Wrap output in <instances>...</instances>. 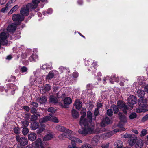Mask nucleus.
<instances>
[{
  "label": "nucleus",
  "instance_id": "a19ab883",
  "mask_svg": "<svg viewBox=\"0 0 148 148\" xmlns=\"http://www.w3.org/2000/svg\"><path fill=\"white\" fill-rule=\"evenodd\" d=\"M112 107L113 108L114 113H117L118 112L119 110L117 106L114 104H113L112 105Z\"/></svg>",
  "mask_w": 148,
  "mask_h": 148
},
{
  "label": "nucleus",
  "instance_id": "4468645a",
  "mask_svg": "<svg viewBox=\"0 0 148 148\" xmlns=\"http://www.w3.org/2000/svg\"><path fill=\"white\" fill-rule=\"evenodd\" d=\"M93 114L90 111H88L87 112V119L86 120H87L88 122L90 123H93L92 121V120H95L96 118L94 116H93Z\"/></svg>",
  "mask_w": 148,
  "mask_h": 148
},
{
  "label": "nucleus",
  "instance_id": "6ab92c4d",
  "mask_svg": "<svg viewBox=\"0 0 148 148\" xmlns=\"http://www.w3.org/2000/svg\"><path fill=\"white\" fill-rule=\"evenodd\" d=\"M40 0H32V3H29L31 5L30 6L32 10H34L38 6V4L39 3Z\"/></svg>",
  "mask_w": 148,
  "mask_h": 148
},
{
  "label": "nucleus",
  "instance_id": "20e7f679",
  "mask_svg": "<svg viewBox=\"0 0 148 148\" xmlns=\"http://www.w3.org/2000/svg\"><path fill=\"white\" fill-rule=\"evenodd\" d=\"M41 70L40 69H37L35 71L33 72L34 76H32L31 77L30 79V84L33 85L35 84L36 83H40L42 80V78L41 76L36 78V75L38 74L40 72Z\"/></svg>",
  "mask_w": 148,
  "mask_h": 148
},
{
  "label": "nucleus",
  "instance_id": "7ed1b4c3",
  "mask_svg": "<svg viewBox=\"0 0 148 148\" xmlns=\"http://www.w3.org/2000/svg\"><path fill=\"white\" fill-rule=\"evenodd\" d=\"M147 100L145 98H140L138 100V104L139 107L136 109V112L140 113L142 112H145L148 110L147 108Z\"/></svg>",
  "mask_w": 148,
  "mask_h": 148
},
{
  "label": "nucleus",
  "instance_id": "de8ad7c7",
  "mask_svg": "<svg viewBox=\"0 0 148 148\" xmlns=\"http://www.w3.org/2000/svg\"><path fill=\"white\" fill-rule=\"evenodd\" d=\"M137 116L135 112H133L130 114L129 117L130 119H132L136 118Z\"/></svg>",
  "mask_w": 148,
  "mask_h": 148
},
{
  "label": "nucleus",
  "instance_id": "37998d69",
  "mask_svg": "<svg viewBox=\"0 0 148 148\" xmlns=\"http://www.w3.org/2000/svg\"><path fill=\"white\" fill-rule=\"evenodd\" d=\"M133 138H132L129 139V144L130 145L132 146L135 144V143L136 142V140L135 139H133L132 138H134V137H133Z\"/></svg>",
  "mask_w": 148,
  "mask_h": 148
},
{
  "label": "nucleus",
  "instance_id": "680f3d73",
  "mask_svg": "<svg viewBox=\"0 0 148 148\" xmlns=\"http://www.w3.org/2000/svg\"><path fill=\"white\" fill-rule=\"evenodd\" d=\"M148 119V114L146 115L142 118V122H145Z\"/></svg>",
  "mask_w": 148,
  "mask_h": 148
},
{
  "label": "nucleus",
  "instance_id": "9b49d317",
  "mask_svg": "<svg viewBox=\"0 0 148 148\" xmlns=\"http://www.w3.org/2000/svg\"><path fill=\"white\" fill-rule=\"evenodd\" d=\"M81 113L82 115L79 121V124H83L85 125L86 123V119L85 118L86 114V110L85 108H82L81 110Z\"/></svg>",
  "mask_w": 148,
  "mask_h": 148
},
{
  "label": "nucleus",
  "instance_id": "774afa93",
  "mask_svg": "<svg viewBox=\"0 0 148 148\" xmlns=\"http://www.w3.org/2000/svg\"><path fill=\"white\" fill-rule=\"evenodd\" d=\"M109 145V143H106L103 144L102 145V148H108Z\"/></svg>",
  "mask_w": 148,
  "mask_h": 148
},
{
  "label": "nucleus",
  "instance_id": "a211bd4d",
  "mask_svg": "<svg viewBox=\"0 0 148 148\" xmlns=\"http://www.w3.org/2000/svg\"><path fill=\"white\" fill-rule=\"evenodd\" d=\"M111 120L108 117H106L102 120L100 123V125L101 127H104L106 124H108L111 123Z\"/></svg>",
  "mask_w": 148,
  "mask_h": 148
},
{
  "label": "nucleus",
  "instance_id": "412c9836",
  "mask_svg": "<svg viewBox=\"0 0 148 148\" xmlns=\"http://www.w3.org/2000/svg\"><path fill=\"white\" fill-rule=\"evenodd\" d=\"M28 138L29 140L33 141L35 140L37 137L36 134L34 133L29 134L28 136Z\"/></svg>",
  "mask_w": 148,
  "mask_h": 148
},
{
  "label": "nucleus",
  "instance_id": "f257e3e1",
  "mask_svg": "<svg viewBox=\"0 0 148 148\" xmlns=\"http://www.w3.org/2000/svg\"><path fill=\"white\" fill-rule=\"evenodd\" d=\"M86 123L85 125L83 124H80L82 126L83 125L84 127H82L81 129H79L78 130V132L80 134L86 135L87 134H91L93 133H95L96 132L95 129V125L93 123L88 122L87 120H86Z\"/></svg>",
  "mask_w": 148,
  "mask_h": 148
},
{
  "label": "nucleus",
  "instance_id": "a878e982",
  "mask_svg": "<svg viewBox=\"0 0 148 148\" xmlns=\"http://www.w3.org/2000/svg\"><path fill=\"white\" fill-rule=\"evenodd\" d=\"M64 106L66 107L67 105L70 104L72 103V100L70 98L67 97L64 99Z\"/></svg>",
  "mask_w": 148,
  "mask_h": 148
},
{
  "label": "nucleus",
  "instance_id": "69168bd1",
  "mask_svg": "<svg viewBox=\"0 0 148 148\" xmlns=\"http://www.w3.org/2000/svg\"><path fill=\"white\" fill-rule=\"evenodd\" d=\"M14 133L16 134H18L20 133L19 129L18 127H15L14 128Z\"/></svg>",
  "mask_w": 148,
  "mask_h": 148
},
{
  "label": "nucleus",
  "instance_id": "bf43d9fd",
  "mask_svg": "<svg viewBox=\"0 0 148 148\" xmlns=\"http://www.w3.org/2000/svg\"><path fill=\"white\" fill-rule=\"evenodd\" d=\"M59 71L61 73H63L64 71L66 70V68L63 66H61L59 68Z\"/></svg>",
  "mask_w": 148,
  "mask_h": 148
},
{
  "label": "nucleus",
  "instance_id": "aec40b11",
  "mask_svg": "<svg viewBox=\"0 0 148 148\" xmlns=\"http://www.w3.org/2000/svg\"><path fill=\"white\" fill-rule=\"evenodd\" d=\"M16 29V25L14 23H12L8 26L7 28V30L9 32H13Z\"/></svg>",
  "mask_w": 148,
  "mask_h": 148
},
{
  "label": "nucleus",
  "instance_id": "4d7b16f0",
  "mask_svg": "<svg viewBox=\"0 0 148 148\" xmlns=\"http://www.w3.org/2000/svg\"><path fill=\"white\" fill-rule=\"evenodd\" d=\"M118 127H119L121 129H120L121 130L124 131L125 130V128H124L123 127V125L121 123V122L119 123L118 125Z\"/></svg>",
  "mask_w": 148,
  "mask_h": 148
},
{
  "label": "nucleus",
  "instance_id": "7c9ffc66",
  "mask_svg": "<svg viewBox=\"0 0 148 148\" xmlns=\"http://www.w3.org/2000/svg\"><path fill=\"white\" fill-rule=\"evenodd\" d=\"M143 145V141L141 140H138L135 144V147L136 148H141Z\"/></svg>",
  "mask_w": 148,
  "mask_h": 148
},
{
  "label": "nucleus",
  "instance_id": "4c0bfd02",
  "mask_svg": "<svg viewBox=\"0 0 148 148\" xmlns=\"http://www.w3.org/2000/svg\"><path fill=\"white\" fill-rule=\"evenodd\" d=\"M50 119V116H46L42 118H41L40 120V122L41 123H45Z\"/></svg>",
  "mask_w": 148,
  "mask_h": 148
},
{
  "label": "nucleus",
  "instance_id": "6e6552de",
  "mask_svg": "<svg viewBox=\"0 0 148 148\" xmlns=\"http://www.w3.org/2000/svg\"><path fill=\"white\" fill-rule=\"evenodd\" d=\"M12 18L13 21L17 23L16 25L19 24L24 19V17L23 16L19 14H14L12 16Z\"/></svg>",
  "mask_w": 148,
  "mask_h": 148
},
{
  "label": "nucleus",
  "instance_id": "dca6fc26",
  "mask_svg": "<svg viewBox=\"0 0 148 148\" xmlns=\"http://www.w3.org/2000/svg\"><path fill=\"white\" fill-rule=\"evenodd\" d=\"M58 72L56 70H53L51 71L46 76V79L48 80L51 79L53 77L54 75H58Z\"/></svg>",
  "mask_w": 148,
  "mask_h": 148
},
{
  "label": "nucleus",
  "instance_id": "f3484780",
  "mask_svg": "<svg viewBox=\"0 0 148 148\" xmlns=\"http://www.w3.org/2000/svg\"><path fill=\"white\" fill-rule=\"evenodd\" d=\"M137 99L136 96L130 95L128 98V101L130 104L134 105L137 103Z\"/></svg>",
  "mask_w": 148,
  "mask_h": 148
},
{
  "label": "nucleus",
  "instance_id": "ddd939ff",
  "mask_svg": "<svg viewBox=\"0 0 148 148\" xmlns=\"http://www.w3.org/2000/svg\"><path fill=\"white\" fill-rule=\"evenodd\" d=\"M117 105L118 107L121 109L124 113L125 114L127 113V110L129 109V108L127 106L120 101L118 102Z\"/></svg>",
  "mask_w": 148,
  "mask_h": 148
},
{
  "label": "nucleus",
  "instance_id": "bb28decb",
  "mask_svg": "<svg viewBox=\"0 0 148 148\" xmlns=\"http://www.w3.org/2000/svg\"><path fill=\"white\" fill-rule=\"evenodd\" d=\"M39 126L38 123L35 121L33 122L31 124V127L32 130H34L36 129Z\"/></svg>",
  "mask_w": 148,
  "mask_h": 148
},
{
  "label": "nucleus",
  "instance_id": "39448f33",
  "mask_svg": "<svg viewBox=\"0 0 148 148\" xmlns=\"http://www.w3.org/2000/svg\"><path fill=\"white\" fill-rule=\"evenodd\" d=\"M9 36V33L7 31H4L0 34V48L1 45H5L7 43V39Z\"/></svg>",
  "mask_w": 148,
  "mask_h": 148
},
{
  "label": "nucleus",
  "instance_id": "f03ea898",
  "mask_svg": "<svg viewBox=\"0 0 148 148\" xmlns=\"http://www.w3.org/2000/svg\"><path fill=\"white\" fill-rule=\"evenodd\" d=\"M75 134V133L74 132L67 129L64 132L60 134L58 137L59 139L61 140L63 139L65 137L67 138L71 141V144L73 145V142H76L78 144L82 143V141L79 138L73 136L71 135Z\"/></svg>",
  "mask_w": 148,
  "mask_h": 148
},
{
  "label": "nucleus",
  "instance_id": "603ef678",
  "mask_svg": "<svg viewBox=\"0 0 148 148\" xmlns=\"http://www.w3.org/2000/svg\"><path fill=\"white\" fill-rule=\"evenodd\" d=\"M16 79V77L14 76L11 75L8 77V82H12L14 81Z\"/></svg>",
  "mask_w": 148,
  "mask_h": 148
},
{
  "label": "nucleus",
  "instance_id": "a18cd8bd",
  "mask_svg": "<svg viewBox=\"0 0 148 148\" xmlns=\"http://www.w3.org/2000/svg\"><path fill=\"white\" fill-rule=\"evenodd\" d=\"M143 77H139L137 79L138 81V83L139 84L141 85L143 83Z\"/></svg>",
  "mask_w": 148,
  "mask_h": 148
},
{
  "label": "nucleus",
  "instance_id": "864d4df0",
  "mask_svg": "<svg viewBox=\"0 0 148 148\" xmlns=\"http://www.w3.org/2000/svg\"><path fill=\"white\" fill-rule=\"evenodd\" d=\"M29 130L28 128L26 127H25L23 128L22 130V133L24 135H26L28 132Z\"/></svg>",
  "mask_w": 148,
  "mask_h": 148
},
{
  "label": "nucleus",
  "instance_id": "3c124183",
  "mask_svg": "<svg viewBox=\"0 0 148 148\" xmlns=\"http://www.w3.org/2000/svg\"><path fill=\"white\" fill-rule=\"evenodd\" d=\"M147 132L146 130H143L141 132L140 136H143L147 134Z\"/></svg>",
  "mask_w": 148,
  "mask_h": 148
},
{
  "label": "nucleus",
  "instance_id": "c756f323",
  "mask_svg": "<svg viewBox=\"0 0 148 148\" xmlns=\"http://www.w3.org/2000/svg\"><path fill=\"white\" fill-rule=\"evenodd\" d=\"M56 129L57 130L61 132H65L66 130H67L64 127L59 125L56 126Z\"/></svg>",
  "mask_w": 148,
  "mask_h": 148
},
{
  "label": "nucleus",
  "instance_id": "4be33fe9",
  "mask_svg": "<svg viewBox=\"0 0 148 148\" xmlns=\"http://www.w3.org/2000/svg\"><path fill=\"white\" fill-rule=\"evenodd\" d=\"M119 118L121 120V122L126 123L127 122V118L124 115H123L122 114L119 112L118 114Z\"/></svg>",
  "mask_w": 148,
  "mask_h": 148
},
{
  "label": "nucleus",
  "instance_id": "052dcab7",
  "mask_svg": "<svg viewBox=\"0 0 148 148\" xmlns=\"http://www.w3.org/2000/svg\"><path fill=\"white\" fill-rule=\"evenodd\" d=\"M75 142H73V145L72 144V146L69 145L68 146L67 148H78V147L76 146Z\"/></svg>",
  "mask_w": 148,
  "mask_h": 148
},
{
  "label": "nucleus",
  "instance_id": "423d86ee",
  "mask_svg": "<svg viewBox=\"0 0 148 148\" xmlns=\"http://www.w3.org/2000/svg\"><path fill=\"white\" fill-rule=\"evenodd\" d=\"M24 148H44L41 140L38 138L35 142V143H33L25 147Z\"/></svg>",
  "mask_w": 148,
  "mask_h": 148
},
{
  "label": "nucleus",
  "instance_id": "338daca9",
  "mask_svg": "<svg viewBox=\"0 0 148 148\" xmlns=\"http://www.w3.org/2000/svg\"><path fill=\"white\" fill-rule=\"evenodd\" d=\"M84 146L85 148H92L91 145L87 143H84Z\"/></svg>",
  "mask_w": 148,
  "mask_h": 148
},
{
  "label": "nucleus",
  "instance_id": "393cba45",
  "mask_svg": "<svg viewBox=\"0 0 148 148\" xmlns=\"http://www.w3.org/2000/svg\"><path fill=\"white\" fill-rule=\"evenodd\" d=\"M49 101L50 102L56 104L58 103V101L57 98L54 96L51 95L49 97Z\"/></svg>",
  "mask_w": 148,
  "mask_h": 148
},
{
  "label": "nucleus",
  "instance_id": "2f4dec72",
  "mask_svg": "<svg viewBox=\"0 0 148 148\" xmlns=\"http://www.w3.org/2000/svg\"><path fill=\"white\" fill-rule=\"evenodd\" d=\"M75 106L77 109H79L82 107V103L78 100H76L75 103Z\"/></svg>",
  "mask_w": 148,
  "mask_h": 148
},
{
  "label": "nucleus",
  "instance_id": "b1692460",
  "mask_svg": "<svg viewBox=\"0 0 148 148\" xmlns=\"http://www.w3.org/2000/svg\"><path fill=\"white\" fill-rule=\"evenodd\" d=\"M54 136V135L52 133H49L46 135L44 137V140H49L52 139Z\"/></svg>",
  "mask_w": 148,
  "mask_h": 148
},
{
  "label": "nucleus",
  "instance_id": "5fc2aeb1",
  "mask_svg": "<svg viewBox=\"0 0 148 148\" xmlns=\"http://www.w3.org/2000/svg\"><path fill=\"white\" fill-rule=\"evenodd\" d=\"M139 85L138 83H137V82H134L132 85L133 89H137L138 88V86Z\"/></svg>",
  "mask_w": 148,
  "mask_h": 148
},
{
  "label": "nucleus",
  "instance_id": "f704fd0d",
  "mask_svg": "<svg viewBox=\"0 0 148 148\" xmlns=\"http://www.w3.org/2000/svg\"><path fill=\"white\" fill-rule=\"evenodd\" d=\"M51 89V86L49 84H46L42 88V89L44 90V93H45L47 92H48Z\"/></svg>",
  "mask_w": 148,
  "mask_h": 148
},
{
  "label": "nucleus",
  "instance_id": "09e8293b",
  "mask_svg": "<svg viewBox=\"0 0 148 148\" xmlns=\"http://www.w3.org/2000/svg\"><path fill=\"white\" fill-rule=\"evenodd\" d=\"M40 68L43 70H47L49 69V66L47 64H42V65L40 66Z\"/></svg>",
  "mask_w": 148,
  "mask_h": 148
},
{
  "label": "nucleus",
  "instance_id": "0e129e2a",
  "mask_svg": "<svg viewBox=\"0 0 148 148\" xmlns=\"http://www.w3.org/2000/svg\"><path fill=\"white\" fill-rule=\"evenodd\" d=\"M27 68L26 67L24 66H23L21 68V70L23 73L27 72Z\"/></svg>",
  "mask_w": 148,
  "mask_h": 148
},
{
  "label": "nucleus",
  "instance_id": "5701e85b",
  "mask_svg": "<svg viewBox=\"0 0 148 148\" xmlns=\"http://www.w3.org/2000/svg\"><path fill=\"white\" fill-rule=\"evenodd\" d=\"M38 60V56L35 54H32L29 58V60L30 62H35Z\"/></svg>",
  "mask_w": 148,
  "mask_h": 148
},
{
  "label": "nucleus",
  "instance_id": "9d476101",
  "mask_svg": "<svg viewBox=\"0 0 148 148\" xmlns=\"http://www.w3.org/2000/svg\"><path fill=\"white\" fill-rule=\"evenodd\" d=\"M16 139L21 146H25L27 145L28 143L27 139L24 137L20 138L19 136L17 135L16 136Z\"/></svg>",
  "mask_w": 148,
  "mask_h": 148
},
{
  "label": "nucleus",
  "instance_id": "ea45409f",
  "mask_svg": "<svg viewBox=\"0 0 148 148\" xmlns=\"http://www.w3.org/2000/svg\"><path fill=\"white\" fill-rule=\"evenodd\" d=\"M135 136L134 135H132L131 134L126 133L123 135V137L124 138H129L130 139L131 138H133V137H134Z\"/></svg>",
  "mask_w": 148,
  "mask_h": 148
},
{
  "label": "nucleus",
  "instance_id": "49530a36",
  "mask_svg": "<svg viewBox=\"0 0 148 148\" xmlns=\"http://www.w3.org/2000/svg\"><path fill=\"white\" fill-rule=\"evenodd\" d=\"M53 10L52 9L50 8H49L47 11V12H43V14L44 15H46L47 13L48 14H51L53 12Z\"/></svg>",
  "mask_w": 148,
  "mask_h": 148
},
{
  "label": "nucleus",
  "instance_id": "c03bdc74",
  "mask_svg": "<svg viewBox=\"0 0 148 148\" xmlns=\"http://www.w3.org/2000/svg\"><path fill=\"white\" fill-rule=\"evenodd\" d=\"M21 125H22V127H26L29 125V122L26 120L23 121H22Z\"/></svg>",
  "mask_w": 148,
  "mask_h": 148
},
{
  "label": "nucleus",
  "instance_id": "6e6d98bb",
  "mask_svg": "<svg viewBox=\"0 0 148 148\" xmlns=\"http://www.w3.org/2000/svg\"><path fill=\"white\" fill-rule=\"evenodd\" d=\"M99 112L98 108H96L94 111V116L96 118V116L99 114Z\"/></svg>",
  "mask_w": 148,
  "mask_h": 148
},
{
  "label": "nucleus",
  "instance_id": "e2e57ef3",
  "mask_svg": "<svg viewBox=\"0 0 148 148\" xmlns=\"http://www.w3.org/2000/svg\"><path fill=\"white\" fill-rule=\"evenodd\" d=\"M55 109L54 108L51 107L49 108L48 109V111L49 112L51 113H55Z\"/></svg>",
  "mask_w": 148,
  "mask_h": 148
},
{
  "label": "nucleus",
  "instance_id": "72a5a7b5",
  "mask_svg": "<svg viewBox=\"0 0 148 148\" xmlns=\"http://www.w3.org/2000/svg\"><path fill=\"white\" fill-rule=\"evenodd\" d=\"M72 114L73 117L75 118H78L79 116L78 112L75 109L72 110Z\"/></svg>",
  "mask_w": 148,
  "mask_h": 148
},
{
  "label": "nucleus",
  "instance_id": "c9c22d12",
  "mask_svg": "<svg viewBox=\"0 0 148 148\" xmlns=\"http://www.w3.org/2000/svg\"><path fill=\"white\" fill-rule=\"evenodd\" d=\"M119 131V130L118 129H116L114 130L113 131L108 133L106 134V136L108 137H110L114 134V132H117Z\"/></svg>",
  "mask_w": 148,
  "mask_h": 148
},
{
  "label": "nucleus",
  "instance_id": "0eeeda50",
  "mask_svg": "<svg viewBox=\"0 0 148 148\" xmlns=\"http://www.w3.org/2000/svg\"><path fill=\"white\" fill-rule=\"evenodd\" d=\"M30 6L31 5L30 4H27L25 6L21 8L20 10V13L22 16L24 17L29 15L30 9L32 10Z\"/></svg>",
  "mask_w": 148,
  "mask_h": 148
},
{
  "label": "nucleus",
  "instance_id": "c85d7f7f",
  "mask_svg": "<svg viewBox=\"0 0 148 148\" xmlns=\"http://www.w3.org/2000/svg\"><path fill=\"white\" fill-rule=\"evenodd\" d=\"M45 126L44 124H42L38 127V129L37 130L36 132L38 134H40L45 130Z\"/></svg>",
  "mask_w": 148,
  "mask_h": 148
},
{
  "label": "nucleus",
  "instance_id": "2eb2a0df",
  "mask_svg": "<svg viewBox=\"0 0 148 148\" xmlns=\"http://www.w3.org/2000/svg\"><path fill=\"white\" fill-rule=\"evenodd\" d=\"M24 48V46L19 44H17L16 46L13 48V52L18 53L21 51Z\"/></svg>",
  "mask_w": 148,
  "mask_h": 148
},
{
  "label": "nucleus",
  "instance_id": "cd10ccee",
  "mask_svg": "<svg viewBox=\"0 0 148 148\" xmlns=\"http://www.w3.org/2000/svg\"><path fill=\"white\" fill-rule=\"evenodd\" d=\"M137 92V96L140 98H143V97L145 94V91L142 90L138 89Z\"/></svg>",
  "mask_w": 148,
  "mask_h": 148
},
{
  "label": "nucleus",
  "instance_id": "79ce46f5",
  "mask_svg": "<svg viewBox=\"0 0 148 148\" xmlns=\"http://www.w3.org/2000/svg\"><path fill=\"white\" fill-rule=\"evenodd\" d=\"M49 121L56 123H58L59 122L57 118L54 116H52V117L50 116Z\"/></svg>",
  "mask_w": 148,
  "mask_h": 148
},
{
  "label": "nucleus",
  "instance_id": "e433bc0d",
  "mask_svg": "<svg viewBox=\"0 0 148 148\" xmlns=\"http://www.w3.org/2000/svg\"><path fill=\"white\" fill-rule=\"evenodd\" d=\"M47 101V99L45 96L41 97L39 100V102L40 104L45 103Z\"/></svg>",
  "mask_w": 148,
  "mask_h": 148
},
{
  "label": "nucleus",
  "instance_id": "1a4fd4ad",
  "mask_svg": "<svg viewBox=\"0 0 148 148\" xmlns=\"http://www.w3.org/2000/svg\"><path fill=\"white\" fill-rule=\"evenodd\" d=\"M118 79H119L116 78L114 74L111 77L109 76H107L103 79V83L104 84H106V81L108 80L110 83L113 84L114 82L116 81L117 82H118L119 81L118 80Z\"/></svg>",
  "mask_w": 148,
  "mask_h": 148
},
{
  "label": "nucleus",
  "instance_id": "13d9d810",
  "mask_svg": "<svg viewBox=\"0 0 148 148\" xmlns=\"http://www.w3.org/2000/svg\"><path fill=\"white\" fill-rule=\"evenodd\" d=\"M99 139V137L98 135L95 136L93 138V140L96 143L97 142Z\"/></svg>",
  "mask_w": 148,
  "mask_h": 148
},
{
  "label": "nucleus",
  "instance_id": "8fccbe9b",
  "mask_svg": "<svg viewBox=\"0 0 148 148\" xmlns=\"http://www.w3.org/2000/svg\"><path fill=\"white\" fill-rule=\"evenodd\" d=\"M107 114L110 116H112L113 115V111L112 109H109L107 110Z\"/></svg>",
  "mask_w": 148,
  "mask_h": 148
},
{
  "label": "nucleus",
  "instance_id": "473e14b6",
  "mask_svg": "<svg viewBox=\"0 0 148 148\" xmlns=\"http://www.w3.org/2000/svg\"><path fill=\"white\" fill-rule=\"evenodd\" d=\"M114 145L116 148H122V142L121 141H117L115 142Z\"/></svg>",
  "mask_w": 148,
  "mask_h": 148
},
{
  "label": "nucleus",
  "instance_id": "58836bf2",
  "mask_svg": "<svg viewBox=\"0 0 148 148\" xmlns=\"http://www.w3.org/2000/svg\"><path fill=\"white\" fill-rule=\"evenodd\" d=\"M19 6L18 5H16L14 6L10 10L8 13L9 14H11L14 12L16 11L18 8H19Z\"/></svg>",
  "mask_w": 148,
  "mask_h": 148
},
{
  "label": "nucleus",
  "instance_id": "f8f14e48",
  "mask_svg": "<svg viewBox=\"0 0 148 148\" xmlns=\"http://www.w3.org/2000/svg\"><path fill=\"white\" fill-rule=\"evenodd\" d=\"M7 88L8 90L11 92V94L13 95L14 94V91L18 89V87L12 84H7Z\"/></svg>",
  "mask_w": 148,
  "mask_h": 148
}]
</instances>
